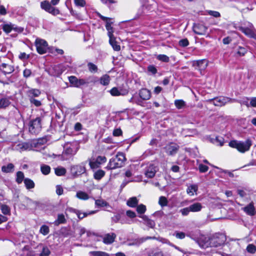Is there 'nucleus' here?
I'll return each mask as SVG.
<instances>
[{
    "label": "nucleus",
    "instance_id": "nucleus-1",
    "mask_svg": "<svg viewBox=\"0 0 256 256\" xmlns=\"http://www.w3.org/2000/svg\"><path fill=\"white\" fill-rule=\"evenodd\" d=\"M126 160L124 154L119 152L114 157L110 159L106 168L108 170H113L121 168L124 166Z\"/></svg>",
    "mask_w": 256,
    "mask_h": 256
},
{
    "label": "nucleus",
    "instance_id": "nucleus-2",
    "mask_svg": "<svg viewBox=\"0 0 256 256\" xmlns=\"http://www.w3.org/2000/svg\"><path fill=\"white\" fill-rule=\"evenodd\" d=\"M252 144V142L249 139L244 142L232 140L229 142V146L230 147L237 149L238 152L242 153L248 151Z\"/></svg>",
    "mask_w": 256,
    "mask_h": 256
},
{
    "label": "nucleus",
    "instance_id": "nucleus-3",
    "mask_svg": "<svg viewBox=\"0 0 256 256\" xmlns=\"http://www.w3.org/2000/svg\"><path fill=\"white\" fill-rule=\"evenodd\" d=\"M67 66L64 64L52 65L46 68V71L52 76L58 77L66 70Z\"/></svg>",
    "mask_w": 256,
    "mask_h": 256
},
{
    "label": "nucleus",
    "instance_id": "nucleus-4",
    "mask_svg": "<svg viewBox=\"0 0 256 256\" xmlns=\"http://www.w3.org/2000/svg\"><path fill=\"white\" fill-rule=\"evenodd\" d=\"M95 77L90 76L86 78L78 79L75 76H70L68 77L70 82L74 86L80 87L90 82H96Z\"/></svg>",
    "mask_w": 256,
    "mask_h": 256
},
{
    "label": "nucleus",
    "instance_id": "nucleus-5",
    "mask_svg": "<svg viewBox=\"0 0 256 256\" xmlns=\"http://www.w3.org/2000/svg\"><path fill=\"white\" fill-rule=\"evenodd\" d=\"M42 130V119L37 117L31 120L28 123V131L32 134H37Z\"/></svg>",
    "mask_w": 256,
    "mask_h": 256
},
{
    "label": "nucleus",
    "instance_id": "nucleus-6",
    "mask_svg": "<svg viewBox=\"0 0 256 256\" xmlns=\"http://www.w3.org/2000/svg\"><path fill=\"white\" fill-rule=\"evenodd\" d=\"M224 242V240H220L217 236H213L212 238H204V242H200V246L203 248L208 247H218L222 245Z\"/></svg>",
    "mask_w": 256,
    "mask_h": 256
},
{
    "label": "nucleus",
    "instance_id": "nucleus-7",
    "mask_svg": "<svg viewBox=\"0 0 256 256\" xmlns=\"http://www.w3.org/2000/svg\"><path fill=\"white\" fill-rule=\"evenodd\" d=\"M35 44L37 52L38 54H42L47 52L48 50V44L45 40L36 38L35 42Z\"/></svg>",
    "mask_w": 256,
    "mask_h": 256
},
{
    "label": "nucleus",
    "instance_id": "nucleus-8",
    "mask_svg": "<svg viewBox=\"0 0 256 256\" xmlns=\"http://www.w3.org/2000/svg\"><path fill=\"white\" fill-rule=\"evenodd\" d=\"M2 29L6 34L10 32L12 30L16 32H22V28L18 27L10 22H4L0 26Z\"/></svg>",
    "mask_w": 256,
    "mask_h": 256
},
{
    "label": "nucleus",
    "instance_id": "nucleus-9",
    "mask_svg": "<svg viewBox=\"0 0 256 256\" xmlns=\"http://www.w3.org/2000/svg\"><path fill=\"white\" fill-rule=\"evenodd\" d=\"M236 101V100L235 99L224 96H220L212 100L213 104L218 106H222L228 102H232Z\"/></svg>",
    "mask_w": 256,
    "mask_h": 256
},
{
    "label": "nucleus",
    "instance_id": "nucleus-10",
    "mask_svg": "<svg viewBox=\"0 0 256 256\" xmlns=\"http://www.w3.org/2000/svg\"><path fill=\"white\" fill-rule=\"evenodd\" d=\"M158 168L157 166L154 164L150 163L148 164L144 168V174L148 178H152L158 171Z\"/></svg>",
    "mask_w": 256,
    "mask_h": 256
},
{
    "label": "nucleus",
    "instance_id": "nucleus-11",
    "mask_svg": "<svg viewBox=\"0 0 256 256\" xmlns=\"http://www.w3.org/2000/svg\"><path fill=\"white\" fill-rule=\"evenodd\" d=\"M40 6L42 9L53 15H57L60 13L59 10L52 6L48 1L42 2L40 4Z\"/></svg>",
    "mask_w": 256,
    "mask_h": 256
},
{
    "label": "nucleus",
    "instance_id": "nucleus-12",
    "mask_svg": "<svg viewBox=\"0 0 256 256\" xmlns=\"http://www.w3.org/2000/svg\"><path fill=\"white\" fill-rule=\"evenodd\" d=\"M99 17L104 21L106 22V28L108 31V36L113 35L114 30L112 26L113 22H111V19L109 18L104 16L100 14H98Z\"/></svg>",
    "mask_w": 256,
    "mask_h": 256
},
{
    "label": "nucleus",
    "instance_id": "nucleus-13",
    "mask_svg": "<svg viewBox=\"0 0 256 256\" xmlns=\"http://www.w3.org/2000/svg\"><path fill=\"white\" fill-rule=\"evenodd\" d=\"M78 148L74 144H66L64 146V154L68 156L75 154Z\"/></svg>",
    "mask_w": 256,
    "mask_h": 256
},
{
    "label": "nucleus",
    "instance_id": "nucleus-14",
    "mask_svg": "<svg viewBox=\"0 0 256 256\" xmlns=\"http://www.w3.org/2000/svg\"><path fill=\"white\" fill-rule=\"evenodd\" d=\"M85 166L82 164L73 166L71 168V172L74 176H80L86 172Z\"/></svg>",
    "mask_w": 256,
    "mask_h": 256
},
{
    "label": "nucleus",
    "instance_id": "nucleus-15",
    "mask_svg": "<svg viewBox=\"0 0 256 256\" xmlns=\"http://www.w3.org/2000/svg\"><path fill=\"white\" fill-rule=\"evenodd\" d=\"M208 28L202 24H194L193 26L194 32L198 35H204L206 34Z\"/></svg>",
    "mask_w": 256,
    "mask_h": 256
},
{
    "label": "nucleus",
    "instance_id": "nucleus-16",
    "mask_svg": "<svg viewBox=\"0 0 256 256\" xmlns=\"http://www.w3.org/2000/svg\"><path fill=\"white\" fill-rule=\"evenodd\" d=\"M242 210L248 216H253L256 214L254 203L253 202H250L246 206L242 208Z\"/></svg>",
    "mask_w": 256,
    "mask_h": 256
},
{
    "label": "nucleus",
    "instance_id": "nucleus-17",
    "mask_svg": "<svg viewBox=\"0 0 256 256\" xmlns=\"http://www.w3.org/2000/svg\"><path fill=\"white\" fill-rule=\"evenodd\" d=\"M138 216L142 218V221H140L142 222L144 225L150 228H154L155 226V222L150 219L146 215H139Z\"/></svg>",
    "mask_w": 256,
    "mask_h": 256
},
{
    "label": "nucleus",
    "instance_id": "nucleus-18",
    "mask_svg": "<svg viewBox=\"0 0 256 256\" xmlns=\"http://www.w3.org/2000/svg\"><path fill=\"white\" fill-rule=\"evenodd\" d=\"M34 146L32 142H23L19 144L16 146V149L20 152H23L25 150H33Z\"/></svg>",
    "mask_w": 256,
    "mask_h": 256
},
{
    "label": "nucleus",
    "instance_id": "nucleus-19",
    "mask_svg": "<svg viewBox=\"0 0 256 256\" xmlns=\"http://www.w3.org/2000/svg\"><path fill=\"white\" fill-rule=\"evenodd\" d=\"M178 148L176 144H172L166 147V152L169 155H174L177 152Z\"/></svg>",
    "mask_w": 256,
    "mask_h": 256
},
{
    "label": "nucleus",
    "instance_id": "nucleus-20",
    "mask_svg": "<svg viewBox=\"0 0 256 256\" xmlns=\"http://www.w3.org/2000/svg\"><path fill=\"white\" fill-rule=\"evenodd\" d=\"M140 98L142 100H148L151 97V94L150 90L146 88H142L139 91L138 93Z\"/></svg>",
    "mask_w": 256,
    "mask_h": 256
},
{
    "label": "nucleus",
    "instance_id": "nucleus-21",
    "mask_svg": "<svg viewBox=\"0 0 256 256\" xmlns=\"http://www.w3.org/2000/svg\"><path fill=\"white\" fill-rule=\"evenodd\" d=\"M2 72L6 75L12 72L14 70V67L10 65L3 63L0 66Z\"/></svg>",
    "mask_w": 256,
    "mask_h": 256
},
{
    "label": "nucleus",
    "instance_id": "nucleus-22",
    "mask_svg": "<svg viewBox=\"0 0 256 256\" xmlns=\"http://www.w3.org/2000/svg\"><path fill=\"white\" fill-rule=\"evenodd\" d=\"M189 206L191 212H200L204 207L202 204L198 202L192 203V204H190Z\"/></svg>",
    "mask_w": 256,
    "mask_h": 256
},
{
    "label": "nucleus",
    "instance_id": "nucleus-23",
    "mask_svg": "<svg viewBox=\"0 0 256 256\" xmlns=\"http://www.w3.org/2000/svg\"><path fill=\"white\" fill-rule=\"evenodd\" d=\"M116 237V235L114 234H106L103 238V242L107 244L112 243Z\"/></svg>",
    "mask_w": 256,
    "mask_h": 256
},
{
    "label": "nucleus",
    "instance_id": "nucleus-24",
    "mask_svg": "<svg viewBox=\"0 0 256 256\" xmlns=\"http://www.w3.org/2000/svg\"><path fill=\"white\" fill-rule=\"evenodd\" d=\"M108 37L110 44L114 50L115 51H119L120 50V46L118 44L116 40V38L114 37V34L108 36Z\"/></svg>",
    "mask_w": 256,
    "mask_h": 256
},
{
    "label": "nucleus",
    "instance_id": "nucleus-25",
    "mask_svg": "<svg viewBox=\"0 0 256 256\" xmlns=\"http://www.w3.org/2000/svg\"><path fill=\"white\" fill-rule=\"evenodd\" d=\"M72 212L75 213L79 219H82L83 218L86 217L89 214H94L95 212L94 211H91L89 213L82 212L80 210H76V209H72Z\"/></svg>",
    "mask_w": 256,
    "mask_h": 256
},
{
    "label": "nucleus",
    "instance_id": "nucleus-26",
    "mask_svg": "<svg viewBox=\"0 0 256 256\" xmlns=\"http://www.w3.org/2000/svg\"><path fill=\"white\" fill-rule=\"evenodd\" d=\"M148 256H164L162 251L158 248H152L148 252Z\"/></svg>",
    "mask_w": 256,
    "mask_h": 256
},
{
    "label": "nucleus",
    "instance_id": "nucleus-27",
    "mask_svg": "<svg viewBox=\"0 0 256 256\" xmlns=\"http://www.w3.org/2000/svg\"><path fill=\"white\" fill-rule=\"evenodd\" d=\"M240 30H241L246 35L250 38H254L255 34L250 28L240 27Z\"/></svg>",
    "mask_w": 256,
    "mask_h": 256
},
{
    "label": "nucleus",
    "instance_id": "nucleus-28",
    "mask_svg": "<svg viewBox=\"0 0 256 256\" xmlns=\"http://www.w3.org/2000/svg\"><path fill=\"white\" fill-rule=\"evenodd\" d=\"M138 199L135 197L130 198L126 202V204L131 208H135L138 206Z\"/></svg>",
    "mask_w": 256,
    "mask_h": 256
},
{
    "label": "nucleus",
    "instance_id": "nucleus-29",
    "mask_svg": "<svg viewBox=\"0 0 256 256\" xmlns=\"http://www.w3.org/2000/svg\"><path fill=\"white\" fill-rule=\"evenodd\" d=\"M76 196L78 198L83 200H88L90 198L88 194L86 192L81 190L77 192Z\"/></svg>",
    "mask_w": 256,
    "mask_h": 256
},
{
    "label": "nucleus",
    "instance_id": "nucleus-30",
    "mask_svg": "<svg viewBox=\"0 0 256 256\" xmlns=\"http://www.w3.org/2000/svg\"><path fill=\"white\" fill-rule=\"evenodd\" d=\"M10 104V98L7 97L0 98V108H5Z\"/></svg>",
    "mask_w": 256,
    "mask_h": 256
},
{
    "label": "nucleus",
    "instance_id": "nucleus-31",
    "mask_svg": "<svg viewBox=\"0 0 256 256\" xmlns=\"http://www.w3.org/2000/svg\"><path fill=\"white\" fill-rule=\"evenodd\" d=\"M88 164L90 168L93 170L98 168L100 166V163L95 158L90 159L88 160Z\"/></svg>",
    "mask_w": 256,
    "mask_h": 256
},
{
    "label": "nucleus",
    "instance_id": "nucleus-32",
    "mask_svg": "<svg viewBox=\"0 0 256 256\" xmlns=\"http://www.w3.org/2000/svg\"><path fill=\"white\" fill-rule=\"evenodd\" d=\"M198 190V187L197 185L192 184L186 190V192L189 196H192L195 194H196Z\"/></svg>",
    "mask_w": 256,
    "mask_h": 256
},
{
    "label": "nucleus",
    "instance_id": "nucleus-33",
    "mask_svg": "<svg viewBox=\"0 0 256 256\" xmlns=\"http://www.w3.org/2000/svg\"><path fill=\"white\" fill-rule=\"evenodd\" d=\"M14 165L10 163L6 166H3L2 167V171L5 173L12 172L14 170Z\"/></svg>",
    "mask_w": 256,
    "mask_h": 256
},
{
    "label": "nucleus",
    "instance_id": "nucleus-34",
    "mask_svg": "<svg viewBox=\"0 0 256 256\" xmlns=\"http://www.w3.org/2000/svg\"><path fill=\"white\" fill-rule=\"evenodd\" d=\"M46 142V138H39L36 140H34L32 142L34 148H38L40 146L44 145Z\"/></svg>",
    "mask_w": 256,
    "mask_h": 256
},
{
    "label": "nucleus",
    "instance_id": "nucleus-35",
    "mask_svg": "<svg viewBox=\"0 0 256 256\" xmlns=\"http://www.w3.org/2000/svg\"><path fill=\"white\" fill-rule=\"evenodd\" d=\"M66 222V220L64 216V214H58V215L57 219L54 222V224L55 226H58L60 224H64Z\"/></svg>",
    "mask_w": 256,
    "mask_h": 256
},
{
    "label": "nucleus",
    "instance_id": "nucleus-36",
    "mask_svg": "<svg viewBox=\"0 0 256 256\" xmlns=\"http://www.w3.org/2000/svg\"><path fill=\"white\" fill-rule=\"evenodd\" d=\"M110 82V77L108 74L103 75L100 79V82L103 86H108Z\"/></svg>",
    "mask_w": 256,
    "mask_h": 256
},
{
    "label": "nucleus",
    "instance_id": "nucleus-37",
    "mask_svg": "<svg viewBox=\"0 0 256 256\" xmlns=\"http://www.w3.org/2000/svg\"><path fill=\"white\" fill-rule=\"evenodd\" d=\"M24 184L26 188L28 190L34 188L35 186V184L33 180L28 178H24Z\"/></svg>",
    "mask_w": 256,
    "mask_h": 256
},
{
    "label": "nucleus",
    "instance_id": "nucleus-38",
    "mask_svg": "<svg viewBox=\"0 0 256 256\" xmlns=\"http://www.w3.org/2000/svg\"><path fill=\"white\" fill-rule=\"evenodd\" d=\"M50 167L46 164H42L40 166V171L44 175H48L50 172Z\"/></svg>",
    "mask_w": 256,
    "mask_h": 256
},
{
    "label": "nucleus",
    "instance_id": "nucleus-39",
    "mask_svg": "<svg viewBox=\"0 0 256 256\" xmlns=\"http://www.w3.org/2000/svg\"><path fill=\"white\" fill-rule=\"evenodd\" d=\"M24 174L23 173V172H21V171H18L16 172V182L18 184H21L22 181L24 182Z\"/></svg>",
    "mask_w": 256,
    "mask_h": 256
},
{
    "label": "nucleus",
    "instance_id": "nucleus-40",
    "mask_svg": "<svg viewBox=\"0 0 256 256\" xmlns=\"http://www.w3.org/2000/svg\"><path fill=\"white\" fill-rule=\"evenodd\" d=\"M104 174L105 172L103 170H99L94 173V177L96 180H100L104 176Z\"/></svg>",
    "mask_w": 256,
    "mask_h": 256
},
{
    "label": "nucleus",
    "instance_id": "nucleus-41",
    "mask_svg": "<svg viewBox=\"0 0 256 256\" xmlns=\"http://www.w3.org/2000/svg\"><path fill=\"white\" fill-rule=\"evenodd\" d=\"M196 64L200 69L204 70L208 66V62L205 60H201L196 61Z\"/></svg>",
    "mask_w": 256,
    "mask_h": 256
},
{
    "label": "nucleus",
    "instance_id": "nucleus-42",
    "mask_svg": "<svg viewBox=\"0 0 256 256\" xmlns=\"http://www.w3.org/2000/svg\"><path fill=\"white\" fill-rule=\"evenodd\" d=\"M110 93L112 96H119L120 95H124V94L122 92V90H119L117 88H113L110 90Z\"/></svg>",
    "mask_w": 256,
    "mask_h": 256
},
{
    "label": "nucleus",
    "instance_id": "nucleus-43",
    "mask_svg": "<svg viewBox=\"0 0 256 256\" xmlns=\"http://www.w3.org/2000/svg\"><path fill=\"white\" fill-rule=\"evenodd\" d=\"M174 105L178 109H181L186 106V102L182 100H174Z\"/></svg>",
    "mask_w": 256,
    "mask_h": 256
},
{
    "label": "nucleus",
    "instance_id": "nucleus-44",
    "mask_svg": "<svg viewBox=\"0 0 256 256\" xmlns=\"http://www.w3.org/2000/svg\"><path fill=\"white\" fill-rule=\"evenodd\" d=\"M146 206L143 204H140L136 206V212L139 215H144L143 214L146 212Z\"/></svg>",
    "mask_w": 256,
    "mask_h": 256
},
{
    "label": "nucleus",
    "instance_id": "nucleus-45",
    "mask_svg": "<svg viewBox=\"0 0 256 256\" xmlns=\"http://www.w3.org/2000/svg\"><path fill=\"white\" fill-rule=\"evenodd\" d=\"M55 174L58 176H62L66 173V170L62 167H58L54 169Z\"/></svg>",
    "mask_w": 256,
    "mask_h": 256
},
{
    "label": "nucleus",
    "instance_id": "nucleus-46",
    "mask_svg": "<svg viewBox=\"0 0 256 256\" xmlns=\"http://www.w3.org/2000/svg\"><path fill=\"white\" fill-rule=\"evenodd\" d=\"M158 204L164 207L168 206V200L166 197L161 196L159 198Z\"/></svg>",
    "mask_w": 256,
    "mask_h": 256
},
{
    "label": "nucleus",
    "instance_id": "nucleus-47",
    "mask_svg": "<svg viewBox=\"0 0 256 256\" xmlns=\"http://www.w3.org/2000/svg\"><path fill=\"white\" fill-rule=\"evenodd\" d=\"M50 232L49 227L46 225H42L40 230V232L44 236L47 235Z\"/></svg>",
    "mask_w": 256,
    "mask_h": 256
},
{
    "label": "nucleus",
    "instance_id": "nucleus-48",
    "mask_svg": "<svg viewBox=\"0 0 256 256\" xmlns=\"http://www.w3.org/2000/svg\"><path fill=\"white\" fill-rule=\"evenodd\" d=\"M88 67L89 71L92 73H95L98 71L97 66L92 62H88Z\"/></svg>",
    "mask_w": 256,
    "mask_h": 256
},
{
    "label": "nucleus",
    "instance_id": "nucleus-49",
    "mask_svg": "<svg viewBox=\"0 0 256 256\" xmlns=\"http://www.w3.org/2000/svg\"><path fill=\"white\" fill-rule=\"evenodd\" d=\"M156 59L165 62H168L170 61L168 56L165 54H158L156 56Z\"/></svg>",
    "mask_w": 256,
    "mask_h": 256
},
{
    "label": "nucleus",
    "instance_id": "nucleus-50",
    "mask_svg": "<svg viewBox=\"0 0 256 256\" xmlns=\"http://www.w3.org/2000/svg\"><path fill=\"white\" fill-rule=\"evenodd\" d=\"M90 254L91 256H110L108 254L100 251L90 252Z\"/></svg>",
    "mask_w": 256,
    "mask_h": 256
},
{
    "label": "nucleus",
    "instance_id": "nucleus-51",
    "mask_svg": "<svg viewBox=\"0 0 256 256\" xmlns=\"http://www.w3.org/2000/svg\"><path fill=\"white\" fill-rule=\"evenodd\" d=\"M50 254V250L48 246H46L43 247L42 251L40 254V256H49Z\"/></svg>",
    "mask_w": 256,
    "mask_h": 256
},
{
    "label": "nucleus",
    "instance_id": "nucleus-52",
    "mask_svg": "<svg viewBox=\"0 0 256 256\" xmlns=\"http://www.w3.org/2000/svg\"><path fill=\"white\" fill-rule=\"evenodd\" d=\"M1 210L3 214L5 215L10 214V208L6 204H2L1 206Z\"/></svg>",
    "mask_w": 256,
    "mask_h": 256
},
{
    "label": "nucleus",
    "instance_id": "nucleus-53",
    "mask_svg": "<svg viewBox=\"0 0 256 256\" xmlns=\"http://www.w3.org/2000/svg\"><path fill=\"white\" fill-rule=\"evenodd\" d=\"M40 92L38 89H32L29 91V94L32 96L37 97L40 94Z\"/></svg>",
    "mask_w": 256,
    "mask_h": 256
},
{
    "label": "nucleus",
    "instance_id": "nucleus-54",
    "mask_svg": "<svg viewBox=\"0 0 256 256\" xmlns=\"http://www.w3.org/2000/svg\"><path fill=\"white\" fill-rule=\"evenodd\" d=\"M180 212L182 216H187L189 214L190 212H191V210H190V206H188V207L180 209Z\"/></svg>",
    "mask_w": 256,
    "mask_h": 256
},
{
    "label": "nucleus",
    "instance_id": "nucleus-55",
    "mask_svg": "<svg viewBox=\"0 0 256 256\" xmlns=\"http://www.w3.org/2000/svg\"><path fill=\"white\" fill-rule=\"evenodd\" d=\"M246 250L250 254H254L256 252V246L252 244H249L246 247Z\"/></svg>",
    "mask_w": 256,
    "mask_h": 256
},
{
    "label": "nucleus",
    "instance_id": "nucleus-56",
    "mask_svg": "<svg viewBox=\"0 0 256 256\" xmlns=\"http://www.w3.org/2000/svg\"><path fill=\"white\" fill-rule=\"evenodd\" d=\"M74 3L76 6L84 7L86 4L84 0H74Z\"/></svg>",
    "mask_w": 256,
    "mask_h": 256
},
{
    "label": "nucleus",
    "instance_id": "nucleus-57",
    "mask_svg": "<svg viewBox=\"0 0 256 256\" xmlns=\"http://www.w3.org/2000/svg\"><path fill=\"white\" fill-rule=\"evenodd\" d=\"M148 70L152 74H155L157 72V69L154 65H150L148 66Z\"/></svg>",
    "mask_w": 256,
    "mask_h": 256
},
{
    "label": "nucleus",
    "instance_id": "nucleus-58",
    "mask_svg": "<svg viewBox=\"0 0 256 256\" xmlns=\"http://www.w3.org/2000/svg\"><path fill=\"white\" fill-rule=\"evenodd\" d=\"M247 50L246 48L243 47H239L237 51V54L240 56H243L246 52Z\"/></svg>",
    "mask_w": 256,
    "mask_h": 256
},
{
    "label": "nucleus",
    "instance_id": "nucleus-59",
    "mask_svg": "<svg viewBox=\"0 0 256 256\" xmlns=\"http://www.w3.org/2000/svg\"><path fill=\"white\" fill-rule=\"evenodd\" d=\"M198 169L200 172H205L208 170V167L202 164H200L198 165Z\"/></svg>",
    "mask_w": 256,
    "mask_h": 256
},
{
    "label": "nucleus",
    "instance_id": "nucleus-60",
    "mask_svg": "<svg viewBox=\"0 0 256 256\" xmlns=\"http://www.w3.org/2000/svg\"><path fill=\"white\" fill-rule=\"evenodd\" d=\"M207 12L209 15L212 16L214 18H218L220 16V13L216 11L208 10Z\"/></svg>",
    "mask_w": 256,
    "mask_h": 256
},
{
    "label": "nucleus",
    "instance_id": "nucleus-61",
    "mask_svg": "<svg viewBox=\"0 0 256 256\" xmlns=\"http://www.w3.org/2000/svg\"><path fill=\"white\" fill-rule=\"evenodd\" d=\"M126 215L130 218H134L136 216V212L131 210H127L126 212Z\"/></svg>",
    "mask_w": 256,
    "mask_h": 256
},
{
    "label": "nucleus",
    "instance_id": "nucleus-62",
    "mask_svg": "<svg viewBox=\"0 0 256 256\" xmlns=\"http://www.w3.org/2000/svg\"><path fill=\"white\" fill-rule=\"evenodd\" d=\"M101 165L106 161V158L104 156H98L95 158Z\"/></svg>",
    "mask_w": 256,
    "mask_h": 256
},
{
    "label": "nucleus",
    "instance_id": "nucleus-63",
    "mask_svg": "<svg viewBox=\"0 0 256 256\" xmlns=\"http://www.w3.org/2000/svg\"><path fill=\"white\" fill-rule=\"evenodd\" d=\"M30 58V55L26 54L25 52H20L18 56V58L21 60H28Z\"/></svg>",
    "mask_w": 256,
    "mask_h": 256
},
{
    "label": "nucleus",
    "instance_id": "nucleus-64",
    "mask_svg": "<svg viewBox=\"0 0 256 256\" xmlns=\"http://www.w3.org/2000/svg\"><path fill=\"white\" fill-rule=\"evenodd\" d=\"M179 44L180 46L185 47L189 44V42L186 38L182 39L179 42Z\"/></svg>",
    "mask_w": 256,
    "mask_h": 256
}]
</instances>
